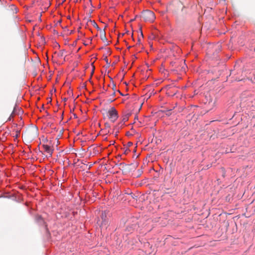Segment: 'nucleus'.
<instances>
[{"instance_id":"f257e3e1","label":"nucleus","mask_w":255,"mask_h":255,"mask_svg":"<svg viewBox=\"0 0 255 255\" xmlns=\"http://www.w3.org/2000/svg\"><path fill=\"white\" fill-rule=\"evenodd\" d=\"M108 212L106 210L102 211L98 218L97 224L101 227L107 228L109 225Z\"/></svg>"},{"instance_id":"f03ea898","label":"nucleus","mask_w":255,"mask_h":255,"mask_svg":"<svg viewBox=\"0 0 255 255\" xmlns=\"http://www.w3.org/2000/svg\"><path fill=\"white\" fill-rule=\"evenodd\" d=\"M108 116L111 121L114 123L118 118V111L114 107H112L108 112Z\"/></svg>"},{"instance_id":"7ed1b4c3","label":"nucleus","mask_w":255,"mask_h":255,"mask_svg":"<svg viewBox=\"0 0 255 255\" xmlns=\"http://www.w3.org/2000/svg\"><path fill=\"white\" fill-rule=\"evenodd\" d=\"M143 16L146 21L152 22L155 19L154 13L150 10H147L143 13Z\"/></svg>"},{"instance_id":"20e7f679","label":"nucleus","mask_w":255,"mask_h":255,"mask_svg":"<svg viewBox=\"0 0 255 255\" xmlns=\"http://www.w3.org/2000/svg\"><path fill=\"white\" fill-rule=\"evenodd\" d=\"M35 221L39 225L44 226L46 231H48L47 225L45 224V222L44 219L41 217V216L37 215L35 216Z\"/></svg>"},{"instance_id":"39448f33","label":"nucleus","mask_w":255,"mask_h":255,"mask_svg":"<svg viewBox=\"0 0 255 255\" xmlns=\"http://www.w3.org/2000/svg\"><path fill=\"white\" fill-rule=\"evenodd\" d=\"M42 147L44 151L48 154L49 157H51L53 153V149L51 147L47 144H43Z\"/></svg>"},{"instance_id":"423d86ee","label":"nucleus","mask_w":255,"mask_h":255,"mask_svg":"<svg viewBox=\"0 0 255 255\" xmlns=\"http://www.w3.org/2000/svg\"><path fill=\"white\" fill-rule=\"evenodd\" d=\"M129 114H128L123 117L122 121L119 124L122 125L124 124L125 122L128 121Z\"/></svg>"},{"instance_id":"0eeeda50","label":"nucleus","mask_w":255,"mask_h":255,"mask_svg":"<svg viewBox=\"0 0 255 255\" xmlns=\"http://www.w3.org/2000/svg\"><path fill=\"white\" fill-rule=\"evenodd\" d=\"M101 38L102 40H106L105 32L104 30H101Z\"/></svg>"},{"instance_id":"6e6552de","label":"nucleus","mask_w":255,"mask_h":255,"mask_svg":"<svg viewBox=\"0 0 255 255\" xmlns=\"http://www.w3.org/2000/svg\"><path fill=\"white\" fill-rule=\"evenodd\" d=\"M136 225H132V227H131V228H132V229H135V228L136 227Z\"/></svg>"},{"instance_id":"1a4fd4ad","label":"nucleus","mask_w":255,"mask_h":255,"mask_svg":"<svg viewBox=\"0 0 255 255\" xmlns=\"http://www.w3.org/2000/svg\"><path fill=\"white\" fill-rule=\"evenodd\" d=\"M94 24L96 25V26H97L98 28H99V27H98V25H97V24L96 23H95V22H94Z\"/></svg>"},{"instance_id":"9d476101","label":"nucleus","mask_w":255,"mask_h":255,"mask_svg":"<svg viewBox=\"0 0 255 255\" xmlns=\"http://www.w3.org/2000/svg\"><path fill=\"white\" fill-rule=\"evenodd\" d=\"M120 165H125V163H120Z\"/></svg>"},{"instance_id":"9b49d317","label":"nucleus","mask_w":255,"mask_h":255,"mask_svg":"<svg viewBox=\"0 0 255 255\" xmlns=\"http://www.w3.org/2000/svg\"><path fill=\"white\" fill-rule=\"evenodd\" d=\"M119 92L120 93L121 95L123 96V94L122 93H121L120 91H119Z\"/></svg>"},{"instance_id":"f8f14e48","label":"nucleus","mask_w":255,"mask_h":255,"mask_svg":"<svg viewBox=\"0 0 255 255\" xmlns=\"http://www.w3.org/2000/svg\"><path fill=\"white\" fill-rule=\"evenodd\" d=\"M141 35L143 37V34H142V32H141Z\"/></svg>"},{"instance_id":"ddd939ff","label":"nucleus","mask_w":255,"mask_h":255,"mask_svg":"<svg viewBox=\"0 0 255 255\" xmlns=\"http://www.w3.org/2000/svg\"><path fill=\"white\" fill-rule=\"evenodd\" d=\"M78 1V0H77V1Z\"/></svg>"}]
</instances>
